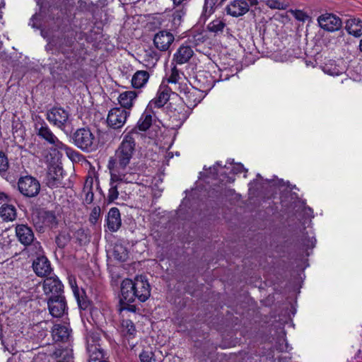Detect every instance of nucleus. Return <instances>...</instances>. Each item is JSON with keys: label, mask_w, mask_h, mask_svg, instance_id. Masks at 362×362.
Returning a JSON list of instances; mask_svg holds the SVG:
<instances>
[{"label": "nucleus", "mask_w": 362, "mask_h": 362, "mask_svg": "<svg viewBox=\"0 0 362 362\" xmlns=\"http://www.w3.org/2000/svg\"><path fill=\"white\" fill-rule=\"evenodd\" d=\"M63 288V284L57 276H50L44 280L43 290L49 297L62 296Z\"/></svg>", "instance_id": "ddd939ff"}, {"label": "nucleus", "mask_w": 362, "mask_h": 362, "mask_svg": "<svg viewBox=\"0 0 362 362\" xmlns=\"http://www.w3.org/2000/svg\"><path fill=\"white\" fill-rule=\"evenodd\" d=\"M69 282L72 289L73 293L76 297L78 306L82 309H86L88 305V302L83 297V291H80L76 285V282L74 278L69 277Z\"/></svg>", "instance_id": "a878e982"}, {"label": "nucleus", "mask_w": 362, "mask_h": 362, "mask_svg": "<svg viewBox=\"0 0 362 362\" xmlns=\"http://www.w3.org/2000/svg\"><path fill=\"white\" fill-rule=\"evenodd\" d=\"M189 42L194 44L195 45H198L200 42H204V37L202 34H198L194 35L192 38L189 39Z\"/></svg>", "instance_id": "79ce46f5"}, {"label": "nucleus", "mask_w": 362, "mask_h": 362, "mask_svg": "<svg viewBox=\"0 0 362 362\" xmlns=\"http://www.w3.org/2000/svg\"><path fill=\"white\" fill-rule=\"evenodd\" d=\"M98 334L90 332L86 337L87 351L90 361H96L103 358V349L99 344Z\"/></svg>", "instance_id": "9d476101"}, {"label": "nucleus", "mask_w": 362, "mask_h": 362, "mask_svg": "<svg viewBox=\"0 0 362 362\" xmlns=\"http://www.w3.org/2000/svg\"><path fill=\"white\" fill-rule=\"evenodd\" d=\"M238 168H243V165H239Z\"/></svg>", "instance_id": "5fc2aeb1"}, {"label": "nucleus", "mask_w": 362, "mask_h": 362, "mask_svg": "<svg viewBox=\"0 0 362 362\" xmlns=\"http://www.w3.org/2000/svg\"><path fill=\"white\" fill-rule=\"evenodd\" d=\"M265 4L270 8L279 10L286 9L288 6L284 0H266Z\"/></svg>", "instance_id": "c9c22d12"}, {"label": "nucleus", "mask_w": 362, "mask_h": 362, "mask_svg": "<svg viewBox=\"0 0 362 362\" xmlns=\"http://www.w3.org/2000/svg\"><path fill=\"white\" fill-rule=\"evenodd\" d=\"M152 123L151 113L146 110L141 116L137 122V127L141 131L147 130Z\"/></svg>", "instance_id": "2f4dec72"}, {"label": "nucleus", "mask_w": 362, "mask_h": 362, "mask_svg": "<svg viewBox=\"0 0 362 362\" xmlns=\"http://www.w3.org/2000/svg\"><path fill=\"white\" fill-rule=\"evenodd\" d=\"M70 334V331L66 326L55 325L52 329V336L55 341H65Z\"/></svg>", "instance_id": "393cba45"}, {"label": "nucleus", "mask_w": 362, "mask_h": 362, "mask_svg": "<svg viewBox=\"0 0 362 362\" xmlns=\"http://www.w3.org/2000/svg\"><path fill=\"white\" fill-rule=\"evenodd\" d=\"M47 305L49 313L54 317H62L66 308L65 298L63 295L49 297Z\"/></svg>", "instance_id": "2eb2a0df"}, {"label": "nucleus", "mask_w": 362, "mask_h": 362, "mask_svg": "<svg viewBox=\"0 0 362 362\" xmlns=\"http://www.w3.org/2000/svg\"><path fill=\"white\" fill-rule=\"evenodd\" d=\"M100 362H107V361H100Z\"/></svg>", "instance_id": "13d9d810"}, {"label": "nucleus", "mask_w": 362, "mask_h": 362, "mask_svg": "<svg viewBox=\"0 0 362 362\" xmlns=\"http://www.w3.org/2000/svg\"><path fill=\"white\" fill-rule=\"evenodd\" d=\"M33 268L39 276H47L52 271L49 261L44 256L38 257L33 261Z\"/></svg>", "instance_id": "412c9836"}, {"label": "nucleus", "mask_w": 362, "mask_h": 362, "mask_svg": "<svg viewBox=\"0 0 362 362\" xmlns=\"http://www.w3.org/2000/svg\"><path fill=\"white\" fill-rule=\"evenodd\" d=\"M204 9H206V4L204 6ZM205 12H206V10H205Z\"/></svg>", "instance_id": "864d4df0"}, {"label": "nucleus", "mask_w": 362, "mask_h": 362, "mask_svg": "<svg viewBox=\"0 0 362 362\" xmlns=\"http://www.w3.org/2000/svg\"><path fill=\"white\" fill-rule=\"evenodd\" d=\"M93 179L87 180L83 187V193L85 194L84 201L86 204H90L93 202L94 194L92 190Z\"/></svg>", "instance_id": "473e14b6"}, {"label": "nucleus", "mask_w": 362, "mask_h": 362, "mask_svg": "<svg viewBox=\"0 0 362 362\" xmlns=\"http://www.w3.org/2000/svg\"><path fill=\"white\" fill-rule=\"evenodd\" d=\"M226 23L223 20L216 18L208 25L207 28L210 32L218 34L223 32Z\"/></svg>", "instance_id": "72a5a7b5"}, {"label": "nucleus", "mask_w": 362, "mask_h": 362, "mask_svg": "<svg viewBox=\"0 0 362 362\" xmlns=\"http://www.w3.org/2000/svg\"><path fill=\"white\" fill-rule=\"evenodd\" d=\"M135 298L141 302L146 301L151 295L150 285L145 277L141 276L135 278Z\"/></svg>", "instance_id": "dca6fc26"}, {"label": "nucleus", "mask_w": 362, "mask_h": 362, "mask_svg": "<svg viewBox=\"0 0 362 362\" xmlns=\"http://www.w3.org/2000/svg\"><path fill=\"white\" fill-rule=\"evenodd\" d=\"M37 134L40 138L45 140L49 144L52 145L55 149L64 146V143L58 139V138L53 134L47 124L44 122L37 123L35 125Z\"/></svg>", "instance_id": "f8f14e48"}, {"label": "nucleus", "mask_w": 362, "mask_h": 362, "mask_svg": "<svg viewBox=\"0 0 362 362\" xmlns=\"http://www.w3.org/2000/svg\"><path fill=\"white\" fill-rule=\"evenodd\" d=\"M175 37L170 31L163 30H160L154 35L153 45L160 51H167L172 43L174 42Z\"/></svg>", "instance_id": "4468645a"}, {"label": "nucleus", "mask_w": 362, "mask_h": 362, "mask_svg": "<svg viewBox=\"0 0 362 362\" xmlns=\"http://www.w3.org/2000/svg\"><path fill=\"white\" fill-rule=\"evenodd\" d=\"M100 206H94L90 212L89 221L93 224H95L100 217Z\"/></svg>", "instance_id": "58836bf2"}, {"label": "nucleus", "mask_w": 362, "mask_h": 362, "mask_svg": "<svg viewBox=\"0 0 362 362\" xmlns=\"http://www.w3.org/2000/svg\"><path fill=\"white\" fill-rule=\"evenodd\" d=\"M130 112L121 107L112 108L108 113L107 122L112 129H119L126 123Z\"/></svg>", "instance_id": "1a4fd4ad"}, {"label": "nucleus", "mask_w": 362, "mask_h": 362, "mask_svg": "<svg viewBox=\"0 0 362 362\" xmlns=\"http://www.w3.org/2000/svg\"><path fill=\"white\" fill-rule=\"evenodd\" d=\"M65 352L66 354L64 355V357L65 358L66 356H69V358H67L66 361H62L61 360H59L57 362H71V351L69 350H66Z\"/></svg>", "instance_id": "8fccbe9b"}, {"label": "nucleus", "mask_w": 362, "mask_h": 362, "mask_svg": "<svg viewBox=\"0 0 362 362\" xmlns=\"http://www.w3.org/2000/svg\"><path fill=\"white\" fill-rule=\"evenodd\" d=\"M174 6L185 7L191 0H171Z\"/></svg>", "instance_id": "37998d69"}, {"label": "nucleus", "mask_w": 362, "mask_h": 362, "mask_svg": "<svg viewBox=\"0 0 362 362\" xmlns=\"http://www.w3.org/2000/svg\"><path fill=\"white\" fill-rule=\"evenodd\" d=\"M315 238L314 237H311L306 240V243H304V245L308 247L313 248L315 247Z\"/></svg>", "instance_id": "a18cd8bd"}, {"label": "nucleus", "mask_w": 362, "mask_h": 362, "mask_svg": "<svg viewBox=\"0 0 362 362\" xmlns=\"http://www.w3.org/2000/svg\"><path fill=\"white\" fill-rule=\"evenodd\" d=\"M16 234L19 242L25 246L33 244L35 249V253L41 252V246L39 242H35V236L31 228L27 225L20 224L16 227Z\"/></svg>", "instance_id": "39448f33"}, {"label": "nucleus", "mask_w": 362, "mask_h": 362, "mask_svg": "<svg viewBox=\"0 0 362 362\" xmlns=\"http://www.w3.org/2000/svg\"><path fill=\"white\" fill-rule=\"evenodd\" d=\"M38 221L34 220L37 228L41 230L44 226L52 228L57 225L56 215L52 211H41L37 216Z\"/></svg>", "instance_id": "6ab92c4d"}, {"label": "nucleus", "mask_w": 362, "mask_h": 362, "mask_svg": "<svg viewBox=\"0 0 362 362\" xmlns=\"http://www.w3.org/2000/svg\"><path fill=\"white\" fill-rule=\"evenodd\" d=\"M0 216L5 221H14L17 216L16 207L12 204H3L0 207Z\"/></svg>", "instance_id": "cd10ccee"}, {"label": "nucleus", "mask_w": 362, "mask_h": 362, "mask_svg": "<svg viewBox=\"0 0 362 362\" xmlns=\"http://www.w3.org/2000/svg\"><path fill=\"white\" fill-rule=\"evenodd\" d=\"M136 134L135 129L125 134L114 156L109 160L108 168L115 180H125L127 182H134L136 180V175L127 173L126 169L135 151L134 136Z\"/></svg>", "instance_id": "f257e3e1"}, {"label": "nucleus", "mask_w": 362, "mask_h": 362, "mask_svg": "<svg viewBox=\"0 0 362 362\" xmlns=\"http://www.w3.org/2000/svg\"><path fill=\"white\" fill-rule=\"evenodd\" d=\"M166 81L169 85L171 93L177 95L178 91H184L187 88V81L183 73L180 72L174 65L170 72L166 77Z\"/></svg>", "instance_id": "20e7f679"}, {"label": "nucleus", "mask_w": 362, "mask_h": 362, "mask_svg": "<svg viewBox=\"0 0 362 362\" xmlns=\"http://www.w3.org/2000/svg\"><path fill=\"white\" fill-rule=\"evenodd\" d=\"M141 362H156L152 351H144L139 355Z\"/></svg>", "instance_id": "ea45409f"}, {"label": "nucleus", "mask_w": 362, "mask_h": 362, "mask_svg": "<svg viewBox=\"0 0 362 362\" xmlns=\"http://www.w3.org/2000/svg\"><path fill=\"white\" fill-rule=\"evenodd\" d=\"M194 54L190 45H182L173 55V64L182 65L189 61Z\"/></svg>", "instance_id": "a211bd4d"}, {"label": "nucleus", "mask_w": 362, "mask_h": 362, "mask_svg": "<svg viewBox=\"0 0 362 362\" xmlns=\"http://www.w3.org/2000/svg\"><path fill=\"white\" fill-rule=\"evenodd\" d=\"M18 189L24 197H34L40 192V184L34 177L25 175L18 179Z\"/></svg>", "instance_id": "7ed1b4c3"}, {"label": "nucleus", "mask_w": 362, "mask_h": 362, "mask_svg": "<svg viewBox=\"0 0 362 362\" xmlns=\"http://www.w3.org/2000/svg\"><path fill=\"white\" fill-rule=\"evenodd\" d=\"M149 74L146 71H137L132 78V84L135 88L144 87L148 82Z\"/></svg>", "instance_id": "c85d7f7f"}, {"label": "nucleus", "mask_w": 362, "mask_h": 362, "mask_svg": "<svg viewBox=\"0 0 362 362\" xmlns=\"http://www.w3.org/2000/svg\"><path fill=\"white\" fill-rule=\"evenodd\" d=\"M359 47L360 50L362 52V40L360 41Z\"/></svg>", "instance_id": "3c124183"}, {"label": "nucleus", "mask_w": 362, "mask_h": 362, "mask_svg": "<svg viewBox=\"0 0 362 362\" xmlns=\"http://www.w3.org/2000/svg\"><path fill=\"white\" fill-rule=\"evenodd\" d=\"M69 117V112L62 107H53L47 112V119L62 130L66 127Z\"/></svg>", "instance_id": "9b49d317"}, {"label": "nucleus", "mask_w": 362, "mask_h": 362, "mask_svg": "<svg viewBox=\"0 0 362 362\" xmlns=\"http://www.w3.org/2000/svg\"><path fill=\"white\" fill-rule=\"evenodd\" d=\"M73 143L86 152H93L98 148V140L90 129H78L73 134Z\"/></svg>", "instance_id": "f03ea898"}, {"label": "nucleus", "mask_w": 362, "mask_h": 362, "mask_svg": "<svg viewBox=\"0 0 362 362\" xmlns=\"http://www.w3.org/2000/svg\"><path fill=\"white\" fill-rule=\"evenodd\" d=\"M57 149L64 151L66 156L74 162H77L80 160V153L64 144L63 147L57 148Z\"/></svg>", "instance_id": "e433bc0d"}, {"label": "nucleus", "mask_w": 362, "mask_h": 362, "mask_svg": "<svg viewBox=\"0 0 362 362\" xmlns=\"http://www.w3.org/2000/svg\"><path fill=\"white\" fill-rule=\"evenodd\" d=\"M171 90L170 88L165 86L161 85L159 87L157 95L155 98L151 100L148 105V107H161L168 101L170 99V93Z\"/></svg>", "instance_id": "aec40b11"}, {"label": "nucleus", "mask_w": 362, "mask_h": 362, "mask_svg": "<svg viewBox=\"0 0 362 362\" xmlns=\"http://www.w3.org/2000/svg\"><path fill=\"white\" fill-rule=\"evenodd\" d=\"M257 0H232L226 7L227 13L233 17L245 14L250 7L257 4Z\"/></svg>", "instance_id": "0eeeda50"}, {"label": "nucleus", "mask_w": 362, "mask_h": 362, "mask_svg": "<svg viewBox=\"0 0 362 362\" xmlns=\"http://www.w3.org/2000/svg\"><path fill=\"white\" fill-rule=\"evenodd\" d=\"M137 97V93L134 90H127L122 92L118 97V102L125 110H129L132 107L134 102Z\"/></svg>", "instance_id": "5701e85b"}, {"label": "nucleus", "mask_w": 362, "mask_h": 362, "mask_svg": "<svg viewBox=\"0 0 362 362\" xmlns=\"http://www.w3.org/2000/svg\"><path fill=\"white\" fill-rule=\"evenodd\" d=\"M8 362H16L13 359H9Z\"/></svg>", "instance_id": "603ef678"}, {"label": "nucleus", "mask_w": 362, "mask_h": 362, "mask_svg": "<svg viewBox=\"0 0 362 362\" xmlns=\"http://www.w3.org/2000/svg\"><path fill=\"white\" fill-rule=\"evenodd\" d=\"M78 239L81 242L86 240V239L87 238V236L84 233V230L82 229L78 230Z\"/></svg>", "instance_id": "49530a36"}, {"label": "nucleus", "mask_w": 362, "mask_h": 362, "mask_svg": "<svg viewBox=\"0 0 362 362\" xmlns=\"http://www.w3.org/2000/svg\"><path fill=\"white\" fill-rule=\"evenodd\" d=\"M135 280L126 279L121 284V301L124 303H133L135 300Z\"/></svg>", "instance_id": "f3484780"}, {"label": "nucleus", "mask_w": 362, "mask_h": 362, "mask_svg": "<svg viewBox=\"0 0 362 362\" xmlns=\"http://www.w3.org/2000/svg\"><path fill=\"white\" fill-rule=\"evenodd\" d=\"M213 169H214V170H215V169H216V165H214Z\"/></svg>", "instance_id": "4d7b16f0"}, {"label": "nucleus", "mask_w": 362, "mask_h": 362, "mask_svg": "<svg viewBox=\"0 0 362 362\" xmlns=\"http://www.w3.org/2000/svg\"><path fill=\"white\" fill-rule=\"evenodd\" d=\"M187 117H188V113L186 111H185L184 112H179V119L181 120L182 122L185 121Z\"/></svg>", "instance_id": "de8ad7c7"}, {"label": "nucleus", "mask_w": 362, "mask_h": 362, "mask_svg": "<svg viewBox=\"0 0 362 362\" xmlns=\"http://www.w3.org/2000/svg\"><path fill=\"white\" fill-rule=\"evenodd\" d=\"M64 240H66L65 235H59L56 238V243L59 247H64L65 246L66 243Z\"/></svg>", "instance_id": "c03bdc74"}, {"label": "nucleus", "mask_w": 362, "mask_h": 362, "mask_svg": "<svg viewBox=\"0 0 362 362\" xmlns=\"http://www.w3.org/2000/svg\"><path fill=\"white\" fill-rule=\"evenodd\" d=\"M323 71L325 74L334 76L344 73V69L339 65L337 64L335 62L330 60L325 64L323 66Z\"/></svg>", "instance_id": "c756f323"}, {"label": "nucleus", "mask_w": 362, "mask_h": 362, "mask_svg": "<svg viewBox=\"0 0 362 362\" xmlns=\"http://www.w3.org/2000/svg\"><path fill=\"white\" fill-rule=\"evenodd\" d=\"M180 8L176 9L173 11L171 16L172 28L174 29L177 28L182 22V18L186 14V9L185 7L179 6Z\"/></svg>", "instance_id": "7c9ffc66"}, {"label": "nucleus", "mask_w": 362, "mask_h": 362, "mask_svg": "<svg viewBox=\"0 0 362 362\" xmlns=\"http://www.w3.org/2000/svg\"><path fill=\"white\" fill-rule=\"evenodd\" d=\"M128 183L125 180H115L111 175L110 188L108 192L107 199L110 202H114L118 198L119 189H122L123 184Z\"/></svg>", "instance_id": "bb28decb"}, {"label": "nucleus", "mask_w": 362, "mask_h": 362, "mask_svg": "<svg viewBox=\"0 0 362 362\" xmlns=\"http://www.w3.org/2000/svg\"><path fill=\"white\" fill-rule=\"evenodd\" d=\"M124 333L129 337L133 338L136 334V328L134 323L129 320H124L122 322Z\"/></svg>", "instance_id": "f704fd0d"}, {"label": "nucleus", "mask_w": 362, "mask_h": 362, "mask_svg": "<svg viewBox=\"0 0 362 362\" xmlns=\"http://www.w3.org/2000/svg\"><path fill=\"white\" fill-rule=\"evenodd\" d=\"M8 160L6 156L0 151V174L5 173L8 168Z\"/></svg>", "instance_id": "a19ab883"}, {"label": "nucleus", "mask_w": 362, "mask_h": 362, "mask_svg": "<svg viewBox=\"0 0 362 362\" xmlns=\"http://www.w3.org/2000/svg\"><path fill=\"white\" fill-rule=\"evenodd\" d=\"M8 198V197L6 193L0 191V203L6 201Z\"/></svg>", "instance_id": "09e8293b"}, {"label": "nucleus", "mask_w": 362, "mask_h": 362, "mask_svg": "<svg viewBox=\"0 0 362 362\" xmlns=\"http://www.w3.org/2000/svg\"><path fill=\"white\" fill-rule=\"evenodd\" d=\"M113 254L115 258L121 262L124 261L127 256L126 250L122 246L115 247Z\"/></svg>", "instance_id": "4c0bfd02"}, {"label": "nucleus", "mask_w": 362, "mask_h": 362, "mask_svg": "<svg viewBox=\"0 0 362 362\" xmlns=\"http://www.w3.org/2000/svg\"><path fill=\"white\" fill-rule=\"evenodd\" d=\"M177 95L188 108H194L199 103L202 98V92L193 87H190L187 83V88L184 91H178Z\"/></svg>", "instance_id": "6e6552de"}, {"label": "nucleus", "mask_w": 362, "mask_h": 362, "mask_svg": "<svg viewBox=\"0 0 362 362\" xmlns=\"http://www.w3.org/2000/svg\"><path fill=\"white\" fill-rule=\"evenodd\" d=\"M216 165H221V164H220L219 163H216Z\"/></svg>", "instance_id": "6e6d98bb"}, {"label": "nucleus", "mask_w": 362, "mask_h": 362, "mask_svg": "<svg viewBox=\"0 0 362 362\" xmlns=\"http://www.w3.org/2000/svg\"><path fill=\"white\" fill-rule=\"evenodd\" d=\"M317 21L320 28L329 33L338 31L342 27L341 19L332 13L321 14L318 16Z\"/></svg>", "instance_id": "423d86ee"}, {"label": "nucleus", "mask_w": 362, "mask_h": 362, "mask_svg": "<svg viewBox=\"0 0 362 362\" xmlns=\"http://www.w3.org/2000/svg\"><path fill=\"white\" fill-rule=\"evenodd\" d=\"M345 28L349 34L358 37L362 35V21L358 18H350L346 21Z\"/></svg>", "instance_id": "b1692460"}, {"label": "nucleus", "mask_w": 362, "mask_h": 362, "mask_svg": "<svg viewBox=\"0 0 362 362\" xmlns=\"http://www.w3.org/2000/svg\"><path fill=\"white\" fill-rule=\"evenodd\" d=\"M107 227L110 231L116 232L121 226L122 221L120 213L117 208L112 207L110 209L107 218Z\"/></svg>", "instance_id": "4be33fe9"}]
</instances>
